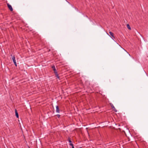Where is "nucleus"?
<instances>
[{
  "mask_svg": "<svg viewBox=\"0 0 148 148\" xmlns=\"http://www.w3.org/2000/svg\"><path fill=\"white\" fill-rule=\"evenodd\" d=\"M52 68V69L54 71V72L55 73V76L56 77H57V78L58 79H60V77L58 75V73L57 71L55 68V66L54 65H53L52 66H51Z\"/></svg>",
  "mask_w": 148,
  "mask_h": 148,
  "instance_id": "f257e3e1",
  "label": "nucleus"
},
{
  "mask_svg": "<svg viewBox=\"0 0 148 148\" xmlns=\"http://www.w3.org/2000/svg\"><path fill=\"white\" fill-rule=\"evenodd\" d=\"M109 33L111 36V37L112 39L114 40V39H115V37L114 36V34L112 32H109Z\"/></svg>",
  "mask_w": 148,
  "mask_h": 148,
  "instance_id": "f03ea898",
  "label": "nucleus"
},
{
  "mask_svg": "<svg viewBox=\"0 0 148 148\" xmlns=\"http://www.w3.org/2000/svg\"><path fill=\"white\" fill-rule=\"evenodd\" d=\"M7 6L9 9L11 11H12L13 10V9L11 6V5L9 4V3L7 4Z\"/></svg>",
  "mask_w": 148,
  "mask_h": 148,
  "instance_id": "7ed1b4c3",
  "label": "nucleus"
},
{
  "mask_svg": "<svg viewBox=\"0 0 148 148\" xmlns=\"http://www.w3.org/2000/svg\"><path fill=\"white\" fill-rule=\"evenodd\" d=\"M110 105L112 108L113 109V110L115 112H117V110L115 109L114 107L113 106V104L112 103H110Z\"/></svg>",
  "mask_w": 148,
  "mask_h": 148,
  "instance_id": "20e7f679",
  "label": "nucleus"
},
{
  "mask_svg": "<svg viewBox=\"0 0 148 148\" xmlns=\"http://www.w3.org/2000/svg\"><path fill=\"white\" fill-rule=\"evenodd\" d=\"M56 112L57 113H59L60 112V109L59 107L58 106H56Z\"/></svg>",
  "mask_w": 148,
  "mask_h": 148,
  "instance_id": "39448f33",
  "label": "nucleus"
},
{
  "mask_svg": "<svg viewBox=\"0 0 148 148\" xmlns=\"http://www.w3.org/2000/svg\"><path fill=\"white\" fill-rule=\"evenodd\" d=\"M15 115L16 116V117L17 118H18V117H19L18 114V113L16 109H15Z\"/></svg>",
  "mask_w": 148,
  "mask_h": 148,
  "instance_id": "423d86ee",
  "label": "nucleus"
},
{
  "mask_svg": "<svg viewBox=\"0 0 148 148\" xmlns=\"http://www.w3.org/2000/svg\"><path fill=\"white\" fill-rule=\"evenodd\" d=\"M12 60L13 61L14 63L15 62H16V61L15 59V57L14 56H13V57H12Z\"/></svg>",
  "mask_w": 148,
  "mask_h": 148,
  "instance_id": "0eeeda50",
  "label": "nucleus"
},
{
  "mask_svg": "<svg viewBox=\"0 0 148 148\" xmlns=\"http://www.w3.org/2000/svg\"><path fill=\"white\" fill-rule=\"evenodd\" d=\"M127 27L130 30H131V28L129 24H127Z\"/></svg>",
  "mask_w": 148,
  "mask_h": 148,
  "instance_id": "6e6552de",
  "label": "nucleus"
},
{
  "mask_svg": "<svg viewBox=\"0 0 148 148\" xmlns=\"http://www.w3.org/2000/svg\"><path fill=\"white\" fill-rule=\"evenodd\" d=\"M68 141L69 143H71L72 142H71V139H70V138L69 137L68 138Z\"/></svg>",
  "mask_w": 148,
  "mask_h": 148,
  "instance_id": "1a4fd4ad",
  "label": "nucleus"
},
{
  "mask_svg": "<svg viewBox=\"0 0 148 148\" xmlns=\"http://www.w3.org/2000/svg\"><path fill=\"white\" fill-rule=\"evenodd\" d=\"M69 145H70L72 146V147L73 146H74L73 144L72 143H69Z\"/></svg>",
  "mask_w": 148,
  "mask_h": 148,
  "instance_id": "9d476101",
  "label": "nucleus"
},
{
  "mask_svg": "<svg viewBox=\"0 0 148 148\" xmlns=\"http://www.w3.org/2000/svg\"><path fill=\"white\" fill-rule=\"evenodd\" d=\"M56 116H57L58 118H59L60 117V115L59 114H58L57 115H56Z\"/></svg>",
  "mask_w": 148,
  "mask_h": 148,
  "instance_id": "9b49d317",
  "label": "nucleus"
},
{
  "mask_svg": "<svg viewBox=\"0 0 148 148\" xmlns=\"http://www.w3.org/2000/svg\"><path fill=\"white\" fill-rule=\"evenodd\" d=\"M14 65H15V66H17V64H16V62H15V63H14Z\"/></svg>",
  "mask_w": 148,
  "mask_h": 148,
  "instance_id": "f8f14e48",
  "label": "nucleus"
},
{
  "mask_svg": "<svg viewBox=\"0 0 148 148\" xmlns=\"http://www.w3.org/2000/svg\"><path fill=\"white\" fill-rule=\"evenodd\" d=\"M72 148H74V147L73 146L72 147Z\"/></svg>",
  "mask_w": 148,
  "mask_h": 148,
  "instance_id": "ddd939ff",
  "label": "nucleus"
},
{
  "mask_svg": "<svg viewBox=\"0 0 148 148\" xmlns=\"http://www.w3.org/2000/svg\"><path fill=\"white\" fill-rule=\"evenodd\" d=\"M79 148H82L81 147H79Z\"/></svg>",
  "mask_w": 148,
  "mask_h": 148,
  "instance_id": "4468645a",
  "label": "nucleus"
}]
</instances>
